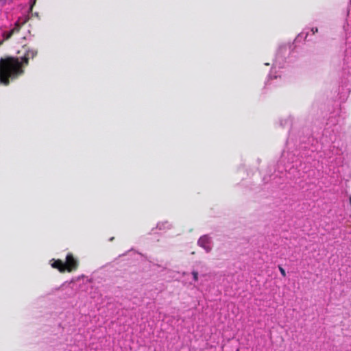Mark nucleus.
<instances>
[{
	"label": "nucleus",
	"mask_w": 351,
	"mask_h": 351,
	"mask_svg": "<svg viewBox=\"0 0 351 351\" xmlns=\"http://www.w3.org/2000/svg\"><path fill=\"white\" fill-rule=\"evenodd\" d=\"M27 20V18H25L23 20L21 19H19L18 21H16L14 27H12L10 31H0V45H1L5 40L10 38L14 32H18L21 28V25L26 23Z\"/></svg>",
	"instance_id": "4"
},
{
	"label": "nucleus",
	"mask_w": 351,
	"mask_h": 351,
	"mask_svg": "<svg viewBox=\"0 0 351 351\" xmlns=\"http://www.w3.org/2000/svg\"><path fill=\"white\" fill-rule=\"evenodd\" d=\"M173 225L168 221H160L157 223V228L161 230H165L171 229Z\"/></svg>",
	"instance_id": "6"
},
{
	"label": "nucleus",
	"mask_w": 351,
	"mask_h": 351,
	"mask_svg": "<svg viewBox=\"0 0 351 351\" xmlns=\"http://www.w3.org/2000/svg\"><path fill=\"white\" fill-rule=\"evenodd\" d=\"M13 0H0V6H3L4 5H5L7 3H10L11 1H12ZM36 3V0H33L32 2V5H31V7H30V10L32 9V7L33 5L35 4Z\"/></svg>",
	"instance_id": "7"
},
{
	"label": "nucleus",
	"mask_w": 351,
	"mask_h": 351,
	"mask_svg": "<svg viewBox=\"0 0 351 351\" xmlns=\"http://www.w3.org/2000/svg\"><path fill=\"white\" fill-rule=\"evenodd\" d=\"M51 266L53 268L58 269L60 272H64L66 270L71 271L77 267V262L73 258L71 254H68L66 257V263L62 262L60 260H51Z\"/></svg>",
	"instance_id": "3"
},
{
	"label": "nucleus",
	"mask_w": 351,
	"mask_h": 351,
	"mask_svg": "<svg viewBox=\"0 0 351 351\" xmlns=\"http://www.w3.org/2000/svg\"><path fill=\"white\" fill-rule=\"evenodd\" d=\"M311 31L312 32V34H314L315 32H317L318 29L317 27H313Z\"/></svg>",
	"instance_id": "10"
},
{
	"label": "nucleus",
	"mask_w": 351,
	"mask_h": 351,
	"mask_svg": "<svg viewBox=\"0 0 351 351\" xmlns=\"http://www.w3.org/2000/svg\"><path fill=\"white\" fill-rule=\"evenodd\" d=\"M278 269H279V271H280V274H282V276L283 277H285L286 276V271H285V269L282 267H281V266H278Z\"/></svg>",
	"instance_id": "9"
},
{
	"label": "nucleus",
	"mask_w": 351,
	"mask_h": 351,
	"mask_svg": "<svg viewBox=\"0 0 351 351\" xmlns=\"http://www.w3.org/2000/svg\"><path fill=\"white\" fill-rule=\"evenodd\" d=\"M197 244L199 247H202L206 252H210L212 250L211 239L207 234L202 236L199 239Z\"/></svg>",
	"instance_id": "5"
},
{
	"label": "nucleus",
	"mask_w": 351,
	"mask_h": 351,
	"mask_svg": "<svg viewBox=\"0 0 351 351\" xmlns=\"http://www.w3.org/2000/svg\"><path fill=\"white\" fill-rule=\"evenodd\" d=\"M291 51V46L289 45H284L279 48L277 55L276 56L273 67L271 71L268 76V81L271 80H276L278 78L277 75H274L273 73L277 69H282L285 66L286 64V57L289 54Z\"/></svg>",
	"instance_id": "2"
},
{
	"label": "nucleus",
	"mask_w": 351,
	"mask_h": 351,
	"mask_svg": "<svg viewBox=\"0 0 351 351\" xmlns=\"http://www.w3.org/2000/svg\"><path fill=\"white\" fill-rule=\"evenodd\" d=\"M37 54V51L29 49L20 58L7 57L0 59V82L7 86L10 80H13L23 73V67L27 65L28 60Z\"/></svg>",
	"instance_id": "1"
},
{
	"label": "nucleus",
	"mask_w": 351,
	"mask_h": 351,
	"mask_svg": "<svg viewBox=\"0 0 351 351\" xmlns=\"http://www.w3.org/2000/svg\"><path fill=\"white\" fill-rule=\"evenodd\" d=\"M191 274L193 276V279L194 281H197L198 280V272L197 271H192Z\"/></svg>",
	"instance_id": "8"
},
{
	"label": "nucleus",
	"mask_w": 351,
	"mask_h": 351,
	"mask_svg": "<svg viewBox=\"0 0 351 351\" xmlns=\"http://www.w3.org/2000/svg\"><path fill=\"white\" fill-rule=\"evenodd\" d=\"M349 200H350V206H351V195L349 197Z\"/></svg>",
	"instance_id": "11"
}]
</instances>
